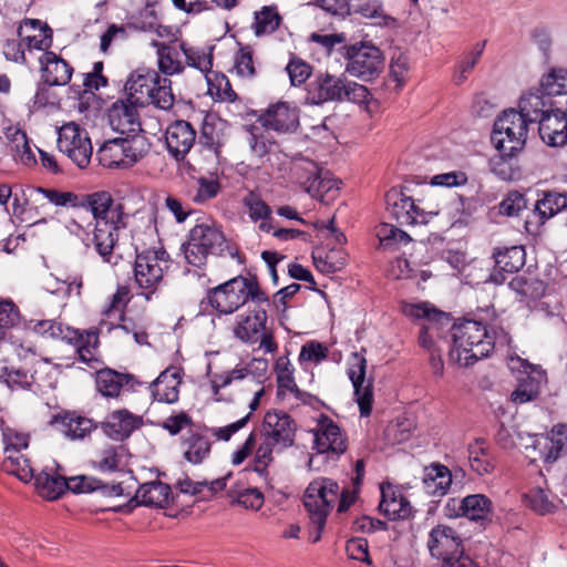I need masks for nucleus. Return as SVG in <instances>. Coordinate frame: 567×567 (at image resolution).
<instances>
[{"instance_id":"f257e3e1","label":"nucleus","mask_w":567,"mask_h":567,"mask_svg":"<svg viewBox=\"0 0 567 567\" xmlns=\"http://www.w3.org/2000/svg\"><path fill=\"white\" fill-rule=\"evenodd\" d=\"M239 382H244L246 388L252 393V399L249 402L250 411L234 423L213 427L210 430L212 435L218 441H229L233 435L248 424L251 413L258 409L260 400L265 395V386L255 379L250 369L244 364H237L231 370L210 375L212 398L216 402H231L233 398L230 394L225 393V389Z\"/></svg>"},{"instance_id":"f03ea898","label":"nucleus","mask_w":567,"mask_h":567,"mask_svg":"<svg viewBox=\"0 0 567 567\" xmlns=\"http://www.w3.org/2000/svg\"><path fill=\"white\" fill-rule=\"evenodd\" d=\"M529 122L516 109L498 115V178L516 181L522 177L519 155L523 153Z\"/></svg>"},{"instance_id":"7ed1b4c3","label":"nucleus","mask_w":567,"mask_h":567,"mask_svg":"<svg viewBox=\"0 0 567 567\" xmlns=\"http://www.w3.org/2000/svg\"><path fill=\"white\" fill-rule=\"evenodd\" d=\"M453 346L449 359L461 367L474 364L477 360L488 357L495 340L486 327L475 320H464L451 327Z\"/></svg>"},{"instance_id":"20e7f679","label":"nucleus","mask_w":567,"mask_h":567,"mask_svg":"<svg viewBox=\"0 0 567 567\" xmlns=\"http://www.w3.org/2000/svg\"><path fill=\"white\" fill-rule=\"evenodd\" d=\"M125 91L127 99L140 106L152 104L168 111L175 103L172 81L152 69H137L132 72L126 80Z\"/></svg>"},{"instance_id":"39448f33","label":"nucleus","mask_w":567,"mask_h":567,"mask_svg":"<svg viewBox=\"0 0 567 567\" xmlns=\"http://www.w3.org/2000/svg\"><path fill=\"white\" fill-rule=\"evenodd\" d=\"M171 267L168 252L163 248L136 250L133 264V285L136 295L151 301L165 284V274Z\"/></svg>"},{"instance_id":"423d86ee","label":"nucleus","mask_w":567,"mask_h":567,"mask_svg":"<svg viewBox=\"0 0 567 567\" xmlns=\"http://www.w3.org/2000/svg\"><path fill=\"white\" fill-rule=\"evenodd\" d=\"M210 307L220 315H230L243 307L248 300L256 303L268 301L255 278L243 276L233 278L207 293Z\"/></svg>"},{"instance_id":"0eeeda50","label":"nucleus","mask_w":567,"mask_h":567,"mask_svg":"<svg viewBox=\"0 0 567 567\" xmlns=\"http://www.w3.org/2000/svg\"><path fill=\"white\" fill-rule=\"evenodd\" d=\"M183 251L186 261L198 268L206 265L209 255L220 256L227 251L230 256H235L221 227L215 221L196 224L189 230Z\"/></svg>"},{"instance_id":"6e6552de","label":"nucleus","mask_w":567,"mask_h":567,"mask_svg":"<svg viewBox=\"0 0 567 567\" xmlns=\"http://www.w3.org/2000/svg\"><path fill=\"white\" fill-rule=\"evenodd\" d=\"M370 92L368 89L353 81H349L343 75H332L329 73L319 74L309 83L307 90V100L311 104H322L326 102H352L365 104L369 102Z\"/></svg>"},{"instance_id":"1a4fd4ad","label":"nucleus","mask_w":567,"mask_h":567,"mask_svg":"<svg viewBox=\"0 0 567 567\" xmlns=\"http://www.w3.org/2000/svg\"><path fill=\"white\" fill-rule=\"evenodd\" d=\"M339 498V484L330 478L312 481L303 495V505L308 512L311 530L310 539L317 543L321 538L327 517Z\"/></svg>"},{"instance_id":"9d476101","label":"nucleus","mask_w":567,"mask_h":567,"mask_svg":"<svg viewBox=\"0 0 567 567\" xmlns=\"http://www.w3.org/2000/svg\"><path fill=\"white\" fill-rule=\"evenodd\" d=\"M267 323V311L258 305L236 317L231 332L234 338L244 344H258L265 353H275L278 350V343L272 329Z\"/></svg>"},{"instance_id":"9b49d317","label":"nucleus","mask_w":567,"mask_h":567,"mask_svg":"<svg viewBox=\"0 0 567 567\" xmlns=\"http://www.w3.org/2000/svg\"><path fill=\"white\" fill-rule=\"evenodd\" d=\"M402 312L412 319L424 320L419 336V343L423 349L442 351L441 343L444 342V334L451 330L450 318L446 313L437 310L429 302H404Z\"/></svg>"},{"instance_id":"f8f14e48","label":"nucleus","mask_w":567,"mask_h":567,"mask_svg":"<svg viewBox=\"0 0 567 567\" xmlns=\"http://www.w3.org/2000/svg\"><path fill=\"white\" fill-rule=\"evenodd\" d=\"M150 151V143L143 135L106 141L97 151L99 163L107 168H128Z\"/></svg>"},{"instance_id":"ddd939ff","label":"nucleus","mask_w":567,"mask_h":567,"mask_svg":"<svg viewBox=\"0 0 567 567\" xmlns=\"http://www.w3.org/2000/svg\"><path fill=\"white\" fill-rule=\"evenodd\" d=\"M346 72L362 81L379 76L384 66L381 50L372 42H357L344 47Z\"/></svg>"},{"instance_id":"4468645a","label":"nucleus","mask_w":567,"mask_h":567,"mask_svg":"<svg viewBox=\"0 0 567 567\" xmlns=\"http://www.w3.org/2000/svg\"><path fill=\"white\" fill-rule=\"evenodd\" d=\"M58 148L79 168L87 167L93 154L89 133L74 122L65 123L59 128Z\"/></svg>"},{"instance_id":"2eb2a0df","label":"nucleus","mask_w":567,"mask_h":567,"mask_svg":"<svg viewBox=\"0 0 567 567\" xmlns=\"http://www.w3.org/2000/svg\"><path fill=\"white\" fill-rule=\"evenodd\" d=\"M426 545L430 555L442 561L441 567L465 557L461 536L447 525L439 524L433 527L429 533Z\"/></svg>"},{"instance_id":"dca6fc26","label":"nucleus","mask_w":567,"mask_h":567,"mask_svg":"<svg viewBox=\"0 0 567 567\" xmlns=\"http://www.w3.org/2000/svg\"><path fill=\"white\" fill-rule=\"evenodd\" d=\"M313 450L328 458H338L348 449L347 434L328 415L321 414L313 429Z\"/></svg>"},{"instance_id":"f3484780","label":"nucleus","mask_w":567,"mask_h":567,"mask_svg":"<svg viewBox=\"0 0 567 567\" xmlns=\"http://www.w3.org/2000/svg\"><path fill=\"white\" fill-rule=\"evenodd\" d=\"M386 209L391 217L402 226L427 224L439 212H425L412 197L402 190L392 188L385 195Z\"/></svg>"},{"instance_id":"a211bd4d","label":"nucleus","mask_w":567,"mask_h":567,"mask_svg":"<svg viewBox=\"0 0 567 567\" xmlns=\"http://www.w3.org/2000/svg\"><path fill=\"white\" fill-rule=\"evenodd\" d=\"M367 359L362 353L354 352L348 361V377L353 385L354 398L362 416H369L373 402L372 380L365 379Z\"/></svg>"},{"instance_id":"6ab92c4d","label":"nucleus","mask_w":567,"mask_h":567,"mask_svg":"<svg viewBox=\"0 0 567 567\" xmlns=\"http://www.w3.org/2000/svg\"><path fill=\"white\" fill-rule=\"evenodd\" d=\"M297 424L293 419L282 410H270L266 412L261 423V437H266L285 447L295 443Z\"/></svg>"},{"instance_id":"aec40b11","label":"nucleus","mask_w":567,"mask_h":567,"mask_svg":"<svg viewBox=\"0 0 567 567\" xmlns=\"http://www.w3.org/2000/svg\"><path fill=\"white\" fill-rule=\"evenodd\" d=\"M261 126L277 133H291L299 126V109L289 102L270 104L259 116Z\"/></svg>"},{"instance_id":"412c9836","label":"nucleus","mask_w":567,"mask_h":567,"mask_svg":"<svg viewBox=\"0 0 567 567\" xmlns=\"http://www.w3.org/2000/svg\"><path fill=\"white\" fill-rule=\"evenodd\" d=\"M137 104L131 100H117L109 110V123L113 131L126 134L128 137L141 132Z\"/></svg>"},{"instance_id":"4be33fe9","label":"nucleus","mask_w":567,"mask_h":567,"mask_svg":"<svg viewBox=\"0 0 567 567\" xmlns=\"http://www.w3.org/2000/svg\"><path fill=\"white\" fill-rule=\"evenodd\" d=\"M152 47L156 49L157 66L161 73L173 76L183 73L185 63L183 59L184 41L177 39L168 42L153 40Z\"/></svg>"},{"instance_id":"5701e85b","label":"nucleus","mask_w":567,"mask_h":567,"mask_svg":"<svg viewBox=\"0 0 567 567\" xmlns=\"http://www.w3.org/2000/svg\"><path fill=\"white\" fill-rule=\"evenodd\" d=\"M18 37L27 45L28 53L34 50L48 52L53 43L52 29L44 22L37 19H25L18 29Z\"/></svg>"},{"instance_id":"b1692460","label":"nucleus","mask_w":567,"mask_h":567,"mask_svg":"<svg viewBox=\"0 0 567 567\" xmlns=\"http://www.w3.org/2000/svg\"><path fill=\"white\" fill-rule=\"evenodd\" d=\"M566 208L567 193H558L554 190L543 192L526 220V226H543L548 219L553 218Z\"/></svg>"},{"instance_id":"393cba45","label":"nucleus","mask_w":567,"mask_h":567,"mask_svg":"<svg viewBox=\"0 0 567 567\" xmlns=\"http://www.w3.org/2000/svg\"><path fill=\"white\" fill-rule=\"evenodd\" d=\"M196 131L190 123L177 120L168 125L165 133V142L168 152L178 161L194 146Z\"/></svg>"},{"instance_id":"a878e982","label":"nucleus","mask_w":567,"mask_h":567,"mask_svg":"<svg viewBox=\"0 0 567 567\" xmlns=\"http://www.w3.org/2000/svg\"><path fill=\"white\" fill-rule=\"evenodd\" d=\"M539 136L549 146H563L567 143V109H551L538 124Z\"/></svg>"},{"instance_id":"bb28decb","label":"nucleus","mask_w":567,"mask_h":567,"mask_svg":"<svg viewBox=\"0 0 567 567\" xmlns=\"http://www.w3.org/2000/svg\"><path fill=\"white\" fill-rule=\"evenodd\" d=\"M130 301V288L127 286H118L116 291L111 296L110 300L102 309V319L100 321V330L104 328L107 332L112 329H121L128 333L130 329L126 324H117L123 320L124 309Z\"/></svg>"},{"instance_id":"cd10ccee","label":"nucleus","mask_w":567,"mask_h":567,"mask_svg":"<svg viewBox=\"0 0 567 567\" xmlns=\"http://www.w3.org/2000/svg\"><path fill=\"white\" fill-rule=\"evenodd\" d=\"M127 219L95 221L93 241L95 249L105 262H112L113 249L118 241L120 231L127 225Z\"/></svg>"},{"instance_id":"c85d7f7f","label":"nucleus","mask_w":567,"mask_h":567,"mask_svg":"<svg viewBox=\"0 0 567 567\" xmlns=\"http://www.w3.org/2000/svg\"><path fill=\"white\" fill-rule=\"evenodd\" d=\"M42 80L51 85H66L73 74V68L52 51L43 52L39 58Z\"/></svg>"},{"instance_id":"c756f323","label":"nucleus","mask_w":567,"mask_h":567,"mask_svg":"<svg viewBox=\"0 0 567 567\" xmlns=\"http://www.w3.org/2000/svg\"><path fill=\"white\" fill-rule=\"evenodd\" d=\"M142 425V419L126 409L110 413L102 423L103 432L115 441H123Z\"/></svg>"},{"instance_id":"7c9ffc66","label":"nucleus","mask_w":567,"mask_h":567,"mask_svg":"<svg viewBox=\"0 0 567 567\" xmlns=\"http://www.w3.org/2000/svg\"><path fill=\"white\" fill-rule=\"evenodd\" d=\"M182 375L177 368L164 370L151 384L153 399L161 403L173 404L178 401Z\"/></svg>"},{"instance_id":"2f4dec72","label":"nucleus","mask_w":567,"mask_h":567,"mask_svg":"<svg viewBox=\"0 0 567 567\" xmlns=\"http://www.w3.org/2000/svg\"><path fill=\"white\" fill-rule=\"evenodd\" d=\"M547 382V373L544 369L529 370L528 374L517 379V386L511 394L512 402L524 404L536 400Z\"/></svg>"},{"instance_id":"473e14b6","label":"nucleus","mask_w":567,"mask_h":567,"mask_svg":"<svg viewBox=\"0 0 567 567\" xmlns=\"http://www.w3.org/2000/svg\"><path fill=\"white\" fill-rule=\"evenodd\" d=\"M87 206L94 217L99 220H115L121 224V219H127L124 208L116 204L109 192H96L87 195Z\"/></svg>"},{"instance_id":"72a5a7b5","label":"nucleus","mask_w":567,"mask_h":567,"mask_svg":"<svg viewBox=\"0 0 567 567\" xmlns=\"http://www.w3.org/2000/svg\"><path fill=\"white\" fill-rule=\"evenodd\" d=\"M536 447L545 463L556 462L567 449V426L558 424L544 436L536 440Z\"/></svg>"},{"instance_id":"f704fd0d","label":"nucleus","mask_w":567,"mask_h":567,"mask_svg":"<svg viewBox=\"0 0 567 567\" xmlns=\"http://www.w3.org/2000/svg\"><path fill=\"white\" fill-rule=\"evenodd\" d=\"M553 109L550 99L542 90L529 91L523 94L518 101V112L532 123H540L545 114Z\"/></svg>"},{"instance_id":"c9c22d12","label":"nucleus","mask_w":567,"mask_h":567,"mask_svg":"<svg viewBox=\"0 0 567 567\" xmlns=\"http://www.w3.org/2000/svg\"><path fill=\"white\" fill-rule=\"evenodd\" d=\"M135 383L133 375L111 369L101 370L96 374V389L106 398H117L124 388L133 389Z\"/></svg>"},{"instance_id":"e433bc0d","label":"nucleus","mask_w":567,"mask_h":567,"mask_svg":"<svg viewBox=\"0 0 567 567\" xmlns=\"http://www.w3.org/2000/svg\"><path fill=\"white\" fill-rule=\"evenodd\" d=\"M134 499L143 506L163 508L171 502V487L161 481L147 482L138 487Z\"/></svg>"},{"instance_id":"4c0bfd02","label":"nucleus","mask_w":567,"mask_h":567,"mask_svg":"<svg viewBox=\"0 0 567 567\" xmlns=\"http://www.w3.org/2000/svg\"><path fill=\"white\" fill-rule=\"evenodd\" d=\"M243 205L254 223L260 221L258 226L260 231L271 233L274 229L272 210L258 193L249 192L245 195Z\"/></svg>"},{"instance_id":"58836bf2","label":"nucleus","mask_w":567,"mask_h":567,"mask_svg":"<svg viewBox=\"0 0 567 567\" xmlns=\"http://www.w3.org/2000/svg\"><path fill=\"white\" fill-rule=\"evenodd\" d=\"M422 482L423 488L427 494L443 496L452 484V474L445 465L431 464L424 468Z\"/></svg>"},{"instance_id":"ea45409f","label":"nucleus","mask_w":567,"mask_h":567,"mask_svg":"<svg viewBox=\"0 0 567 567\" xmlns=\"http://www.w3.org/2000/svg\"><path fill=\"white\" fill-rule=\"evenodd\" d=\"M52 423L58 424L60 431L71 440H81L94 429L92 420L75 413L55 415Z\"/></svg>"},{"instance_id":"a19ab883","label":"nucleus","mask_w":567,"mask_h":567,"mask_svg":"<svg viewBox=\"0 0 567 567\" xmlns=\"http://www.w3.org/2000/svg\"><path fill=\"white\" fill-rule=\"evenodd\" d=\"M34 486L38 494L49 501L59 498L68 491V482L65 477L53 471H42L34 475Z\"/></svg>"},{"instance_id":"79ce46f5","label":"nucleus","mask_w":567,"mask_h":567,"mask_svg":"<svg viewBox=\"0 0 567 567\" xmlns=\"http://www.w3.org/2000/svg\"><path fill=\"white\" fill-rule=\"evenodd\" d=\"M380 512L389 519H404L411 514V506L402 494H396L389 488H381V502L379 504Z\"/></svg>"},{"instance_id":"37998d69","label":"nucleus","mask_w":567,"mask_h":567,"mask_svg":"<svg viewBox=\"0 0 567 567\" xmlns=\"http://www.w3.org/2000/svg\"><path fill=\"white\" fill-rule=\"evenodd\" d=\"M25 328L43 338L62 339L72 341L79 339V330L63 327L61 322L53 319L30 320Z\"/></svg>"},{"instance_id":"c03bdc74","label":"nucleus","mask_w":567,"mask_h":567,"mask_svg":"<svg viewBox=\"0 0 567 567\" xmlns=\"http://www.w3.org/2000/svg\"><path fill=\"white\" fill-rule=\"evenodd\" d=\"M287 447L267 440L266 437H261V442L255 450L254 460H252V471L256 472L261 478L266 482L269 480V471L268 467L274 463L275 453H280L285 451Z\"/></svg>"},{"instance_id":"a18cd8bd","label":"nucleus","mask_w":567,"mask_h":567,"mask_svg":"<svg viewBox=\"0 0 567 567\" xmlns=\"http://www.w3.org/2000/svg\"><path fill=\"white\" fill-rule=\"evenodd\" d=\"M339 185L340 182L329 171L322 168L320 174L311 182V185L308 186L306 193L321 203H329L338 196Z\"/></svg>"},{"instance_id":"49530a36","label":"nucleus","mask_w":567,"mask_h":567,"mask_svg":"<svg viewBox=\"0 0 567 567\" xmlns=\"http://www.w3.org/2000/svg\"><path fill=\"white\" fill-rule=\"evenodd\" d=\"M7 137L10 141V147L17 162L27 167H32L37 164L35 154L30 146L27 134L22 130L10 127L7 132Z\"/></svg>"},{"instance_id":"de8ad7c7","label":"nucleus","mask_w":567,"mask_h":567,"mask_svg":"<svg viewBox=\"0 0 567 567\" xmlns=\"http://www.w3.org/2000/svg\"><path fill=\"white\" fill-rule=\"evenodd\" d=\"M212 443L199 432H189L182 441L184 457L193 464H199L208 457Z\"/></svg>"},{"instance_id":"09e8293b","label":"nucleus","mask_w":567,"mask_h":567,"mask_svg":"<svg viewBox=\"0 0 567 567\" xmlns=\"http://www.w3.org/2000/svg\"><path fill=\"white\" fill-rule=\"evenodd\" d=\"M321 169L312 159L305 157L293 158L289 163V178L307 192L308 186L311 185V182L320 174Z\"/></svg>"},{"instance_id":"8fccbe9b","label":"nucleus","mask_w":567,"mask_h":567,"mask_svg":"<svg viewBox=\"0 0 567 567\" xmlns=\"http://www.w3.org/2000/svg\"><path fill=\"white\" fill-rule=\"evenodd\" d=\"M464 517L481 523H492V501L483 494L467 495L463 498Z\"/></svg>"},{"instance_id":"3c124183","label":"nucleus","mask_w":567,"mask_h":567,"mask_svg":"<svg viewBox=\"0 0 567 567\" xmlns=\"http://www.w3.org/2000/svg\"><path fill=\"white\" fill-rule=\"evenodd\" d=\"M282 22L277 6H264L254 13L251 29L257 37L274 33Z\"/></svg>"},{"instance_id":"603ef678","label":"nucleus","mask_w":567,"mask_h":567,"mask_svg":"<svg viewBox=\"0 0 567 567\" xmlns=\"http://www.w3.org/2000/svg\"><path fill=\"white\" fill-rule=\"evenodd\" d=\"M316 269L330 275L340 271L346 266V252L341 249H316L312 251Z\"/></svg>"},{"instance_id":"864d4df0","label":"nucleus","mask_w":567,"mask_h":567,"mask_svg":"<svg viewBox=\"0 0 567 567\" xmlns=\"http://www.w3.org/2000/svg\"><path fill=\"white\" fill-rule=\"evenodd\" d=\"M231 72L241 80L250 81L258 74L255 51L250 45H243L234 55Z\"/></svg>"},{"instance_id":"5fc2aeb1","label":"nucleus","mask_w":567,"mask_h":567,"mask_svg":"<svg viewBox=\"0 0 567 567\" xmlns=\"http://www.w3.org/2000/svg\"><path fill=\"white\" fill-rule=\"evenodd\" d=\"M0 382L7 384L12 391L34 390V378L25 371L8 367L4 362H0Z\"/></svg>"},{"instance_id":"6e6d98bb","label":"nucleus","mask_w":567,"mask_h":567,"mask_svg":"<svg viewBox=\"0 0 567 567\" xmlns=\"http://www.w3.org/2000/svg\"><path fill=\"white\" fill-rule=\"evenodd\" d=\"M227 477H220L210 482L199 481L194 482L188 477L179 480L177 486L182 493L198 495L203 494V497H210L215 493L223 491L226 487Z\"/></svg>"},{"instance_id":"4d7b16f0","label":"nucleus","mask_w":567,"mask_h":567,"mask_svg":"<svg viewBox=\"0 0 567 567\" xmlns=\"http://www.w3.org/2000/svg\"><path fill=\"white\" fill-rule=\"evenodd\" d=\"M183 55L185 65L199 70L206 75L207 81L210 83L212 79L208 74L213 66L212 49L206 50L192 47L184 41Z\"/></svg>"},{"instance_id":"13d9d810","label":"nucleus","mask_w":567,"mask_h":567,"mask_svg":"<svg viewBox=\"0 0 567 567\" xmlns=\"http://www.w3.org/2000/svg\"><path fill=\"white\" fill-rule=\"evenodd\" d=\"M523 499L527 507L539 515L550 514L556 508L549 489L542 486L532 487L524 494Z\"/></svg>"},{"instance_id":"bf43d9fd","label":"nucleus","mask_w":567,"mask_h":567,"mask_svg":"<svg viewBox=\"0 0 567 567\" xmlns=\"http://www.w3.org/2000/svg\"><path fill=\"white\" fill-rule=\"evenodd\" d=\"M102 332L99 328L91 329L82 333L79 331V339L69 341L75 343L80 360L85 363H92L97 360L99 348V333Z\"/></svg>"},{"instance_id":"052dcab7","label":"nucleus","mask_w":567,"mask_h":567,"mask_svg":"<svg viewBox=\"0 0 567 567\" xmlns=\"http://www.w3.org/2000/svg\"><path fill=\"white\" fill-rule=\"evenodd\" d=\"M525 249L523 246L498 248V276L501 272L514 274L525 265ZM502 280L498 278V285Z\"/></svg>"},{"instance_id":"680f3d73","label":"nucleus","mask_w":567,"mask_h":567,"mask_svg":"<svg viewBox=\"0 0 567 567\" xmlns=\"http://www.w3.org/2000/svg\"><path fill=\"white\" fill-rule=\"evenodd\" d=\"M125 456L126 450L123 446L111 445L97 453L94 464L102 472H115L125 465Z\"/></svg>"},{"instance_id":"e2e57ef3","label":"nucleus","mask_w":567,"mask_h":567,"mask_svg":"<svg viewBox=\"0 0 567 567\" xmlns=\"http://www.w3.org/2000/svg\"><path fill=\"white\" fill-rule=\"evenodd\" d=\"M221 190V185L216 175L199 176L195 179L193 202L205 204L216 198Z\"/></svg>"},{"instance_id":"0e129e2a","label":"nucleus","mask_w":567,"mask_h":567,"mask_svg":"<svg viewBox=\"0 0 567 567\" xmlns=\"http://www.w3.org/2000/svg\"><path fill=\"white\" fill-rule=\"evenodd\" d=\"M357 12L364 19L373 21L379 27H394L396 19L388 14L380 0H368L361 3Z\"/></svg>"},{"instance_id":"69168bd1","label":"nucleus","mask_w":567,"mask_h":567,"mask_svg":"<svg viewBox=\"0 0 567 567\" xmlns=\"http://www.w3.org/2000/svg\"><path fill=\"white\" fill-rule=\"evenodd\" d=\"M229 497L233 505H238L252 512L259 511L265 503V496L258 487L233 489L229 492Z\"/></svg>"},{"instance_id":"338daca9","label":"nucleus","mask_w":567,"mask_h":567,"mask_svg":"<svg viewBox=\"0 0 567 567\" xmlns=\"http://www.w3.org/2000/svg\"><path fill=\"white\" fill-rule=\"evenodd\" d=\"M540 90L548 99L567 94V70L553 69L545 74L540 80Z\"/></svg>"},{"instance_id":"774afa93","label":"nucleus","mask_w":567,"mask_h":567,"mask_svg":"<svg viewBox=\"0 0 567 567\" xmlns=\"http://www.w3.org/2000/svg\"><path fill=\"white\" fill-rule=\"evenodd\" d=\"M468 460L473 471L480 475L488 473L494 467L492 460L487 455L484 441H476L470 446Z\"/></svg>"}]
</instances>
